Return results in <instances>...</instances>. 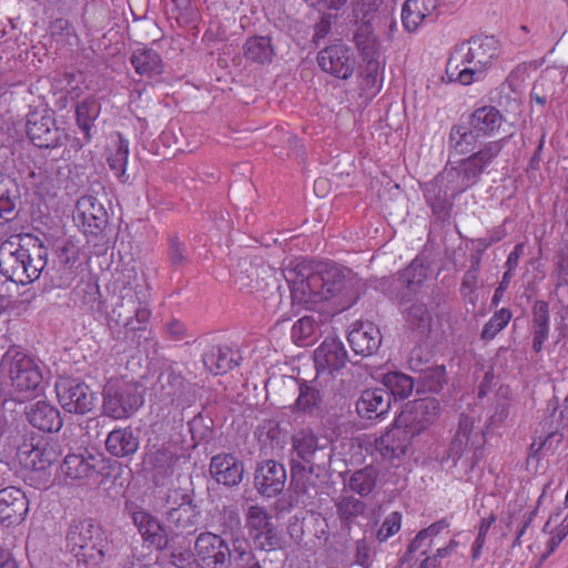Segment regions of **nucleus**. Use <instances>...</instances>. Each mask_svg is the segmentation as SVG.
<instances>
[{"label":"nucleus","instance_id":"obj_1","mask_svg":"<svg viewBox=\"0 0 568 568\" xmlns=\"http://www.w3.org/2000/svg\"><path fill=\"white\" fill-rule=\"evenodd\" d=\"M495 141L486 143L477 153L458 161L449 162L445 169L436 175L432 181L425 183L423 191L424 196L432 209V212L439 219L449 215L453 207L454 199L474 186L490 165L493 160L503 150L513 133H507Z\"/></svg>","mask_w":568,"mask_h":568},{"label":"nucleus","instance_id":"obj_2","mask_svg":"<svg viewBox=\"0 0 568 568\" xmlns=\"http://www.w3.org/2000/svg\"><path fill=\"white\" fill-rule=\"evenodd\" d=\"M67 549L87 566L99 565L110 552L111 545L103 527L93 518L70 521L65 532Z\"/></svg>","mask_w":568,"mask_h":568},{"label":"nucleus","instance_id":"obj_3","mask_svg":"<svg viewBox=\"0 0 568 568\" xmlns=\"http://www.w3.org/2000/svg\"><path fill=\"white\" fill-rule=\"evenodd\" d=\"M282 272L290 286L294 305L312 310L324 302L320 262L304 257L295 258Z\"/></svg>","mask_w":568,"mask_h":568},{"label":"nucleus","instance_id":"obj_4","mask_svg":"<svg viewBox=\"0 0 568 568\" xmlns=\"http://www.w3.org/2000/svg\"><path fill=\"white\" fill-rule=\"evenodd\" d=\"M467 45L463 62L467 65L455 73L452 70V59L448 61L447 75L450 81H458L464 85L473 83L478 80L484 71L491 65L493 61L500 54V43L493 36H476L462 44L460 51Z\"/></svg>","mask_w":568,"mask_h":568},{"label":"nucleus","instance_id":"obj_5","mask_svg":"<svg viewBox=\"0 0 568 568\" xmlns=\"http://www.w3.org/2000/svg\"><path fill=\"white\" fill-rule=\"evenodd\" d=\"M324 302L332 301L336 312L349 308L358 298L361 280L349 268L320 262Z\"/></svg>","mask_w":568,"mask_h":568},{"label":"nucleus","instance_id":"obj_6","mask_svg":"<svg viewBox=\"0 0 568 568\" xmlns=\"http://www.w3.org/2000/svg\"><path fill=\"white\" fill-rule=\"evenodd\" d=\"M0 381L18 393L36 390L42 383V374L36 361L23 352L10 348L0 363Z\"/></svg>","mask_w":568,"mask_h":568},{"label":"nucleus","instance_id":"obj_7","mask_svg":"<svg viewBox=\"0 0 568 568\" xmlns=\"http://www.w3.org/2000/svg\"><path fill=\"white\" fill-rule=\"evenodd\" d=\"M162 500L165 527L174 536V540L180 535H192L196 531L200 511L187 491L181 488L169 489Z\"/></svg>","mask_w":568,"mask_h":568},{"label":"nucleus","instance_id":"obj_8","mask_svg":"<svg viewBox=\"0 0 568 568\" xmlns=\"http://www.w3.org/2000/svg\"><path fill=\"white\" fill-rule=\"evenodd\" d=\"M102 395L103 414L115 420L131 417L144 402L138 384L120 379H110L105 384Z\"/></svg>","mask_w":568,"mask_h":568},{"label":"nucleus","instance_id":"obj_9","mask_svg":"<svg viewBox=\"0 0 568 568\" xmlns=\"http://www.w3.org/2000/svg\"><path fill=\"white\" fill-rule=\"evenodd\" d=\"M331 464L305 465L300 462L291 463L290 486L298 503L312 505L327 480V469Z\"/></svg>","mask_w":568,"mask_h":568},{"label":"nucleus","instance_id":"obj_10","mask_svg":"<svg viewBox=\"0 0 568 568\" xmlns=\"http://www.w3.org/2000/svg\"><path fill=\"white\" fill-rule=\"evenodd\" d=\"M55 392L60 405L69 413L84 415L94 407V393L89 385L77 378L60 377L55 383Z\"/></svg>","mask_w":568,"mask_h":568},{"label":"nucleus","instance_id":"obj_11","mask_svg":"<svg viewBox=\"0 0 568 568\" xmlns=\"http://www.w3.org/2000/svg\"><path fill=\"white\" fill-rule=\"evenodd\" d=\"M332 452L320 445L318 437L311 428H302L292 436V462L300 464H331Z\"/></svg>","mask_w":568,"mask_h":568},{"label":"nucleus","instance_id":"obj_12","mask_svg":"<svg viewBox=\"0 0 568 568\" xmlns=\"http://www.w3.org/2000/svg\"><path fill=\"white\" fill-rule=\"evenodd\" d=\"M126 509L134 526L145 541L151 542L156 549L161 550L174 548V536L154 516L134 505L126 506Z\"/></svg>","mask_w":568,"mask_h":568},{"label":"nucleus","instance_id":"obj_13","mask_svg":"<svg viewBox=\"0 0 568 568\" xmlns=\"http://www.w3.org/2000/svg\"><path fill=\"white\" fill-rule=\"evenodd\" d=\"M231 548V539L210 531L201 532L194 544L196 555L211 568H227Z\"/></svg>","mask_w":568,"mask_h":568},{"label":"nucleus","instance_id":"obj_14","mask_svg":"<svg viewBox=\"0 0 568 568\" xmlns=\"http://www.w3.org/2000/svg\"><path fill=\"white\" fill-rule=\"evenodd\" d=\"M347 361L344 344L337 338H326L314 351L316 376L327 382L335 372L345 367Z\"/></svg>","mask_w":568,"mask_h":568},{"label":"nucleus","instance_id":"obj_15","mask_svg":"<svg viewBox=\"0 0 568 568\" xmlns=\"http://www.w3.org/2000/svg\"><path fill=\"white\" fill-rule=\"evenodd\" d=\"M414 437V430L402 424H395L375 439V452L386 462L399 459L407 453Z\"/></svg>","mask_w":568,"mask_h":568},{"label":"nucleus","instance_id":"obj_16","mask_svg":"<svg viewBox=\"0 0 568 568\" xmlns=\"http://www.w3.org/2000/svg\"><path fill=\"white\" fill-rule=\"evenodd\" d=\"M75 220L85 234L97 236L106 227L109 215L97 196L82 195L77 201Z\"/></svg>","mask_w":568,"mask_h":568},{"label":"nucleus","instance_id":"obj_17","mask_svg":"<svg viewBox=\"0 0 568 568\" xmlns=\"http://www.w3.org/2000/svg\"><path fill=\"white\" fill-rule=\"evenodd\" d=\"M317 62L324 72L343 80L353 74L356 64L351 49L343 43H335L321 50Z\"/></svg>","mask_w":568,"mask_h":568},{"label":"nucleus","instance_id":"obj_18","mask_svg":"<svg viewBox=\"0 0 568 568\" xmlns=\"http://www.w3.org/2000/svg\"><path fill=\"white\" fill-rule=\"evenodd\" d=\"M27 134L38 148L54 149L67 139V134L55 125L50 115L30 114L27 120Z\"/></svg>","mask_w":568,"mask_h":568},{"label":"nucleus","instance_id":"obj_19","mask_svg":"<svg viewBox=\"0 0 568 568\" xmlns=\"http://www.w3.org/2000/svg\"><path fill=\"white\" fill-rule=\"evenodd\" d=\"M287 480L286 469L283 464L273 459L257 464L254 473V487L265 497L280 495Z\"/></svg>","mask_w":568,"mask_h":568},{"label":"nucleus","instance_id":"obj_20","mask_svg":"<svg viewBox=\"0 0 568 568\" xmlns=\"http://www.w3.org/2000/svg\"><path fill=\"white\" fill-rule=\"evenodd\" d=\"M159 398L164 405L190 406L194 399V387L183 376L170 372L160 378Z\"/></svg>","mask_w":568,"mask_h":568},{"label":"nucleus","instance_id":"obj_21","mask_svg":"<svg viewBox=\"0 0 568 568\" xmlns=\"http://www.w3.org/2000/svg\"><path fill=\"white\" fill-rule=\"evenodd\" d=\"M327 381L315 376L312 381H298V396L291 406L292 412H298L310 416H318L322 413L324 386Z\"/></svg>","mask_w":568,"mask_h":568},{"label":"nucleus","instance_id":"obj_22","mask_svg":"<svg viewBox=\"0 0 568 568\" xmlns=\"http://www.w3.org/2000/svg\"><path fill=\"white\" fill-rule=\"evenodd\" d=\"M29 511L26 494L14 486L0 490V523L6 527L21 524Z\"/></svg>","mask_w":568,"mask_h":568},{"label":"nucleus","instance_id":"obj_23","mask_svg":"<svg viewBox=\"0 0 568 568\" xmlns=\"http://www.w3.org/2000/svg\"><path fill=\"white\" fill-rule=\"evenodd\" d=\"M439 409V402L435 397L416 399L403 413L400 423L414 430L416 436L436 419Z\"/></svg>","mask_w":568,"mask_h":568},{"label":"nucleus","instance_id":"obj_24","mask_svg":"<svg viewBox=\"0 0 568 568\" xmlns=\"http://www.w3.org/2000/svg\"><path fill=\"white\" fill-rule=\"evenodd\" d=\"M150 314L149 308L140 301L136 293L128 291L119 297V301L111 310L110 320L116 325H121L132 316H135V321L144 325L148 324Z\"/></svg>","mask_w":568,"mask_h":568},{"label":"nucleus","instance_id":"obj_25","mask_svg":"<svg viewBox=\"0 0 568 568\" xmlns=\"http://www.w3.org/2000/svg\"><path fill=\"white\" fill-rule=\"evenodd\" d=\"M347 339L352 349L363 356L373 355L382 344L379 328L372 322L356 324L348 333Z\"/></svg>","mask_w":568,"mask_h":568},{"label":"nucleus","instance_id":"obj_26","mask_svg":"<svg viewBox=\"0 0 568 568\" xmlns=\"http://www.w3.org/2000/svg\"><path fill=\"white\" fill-rule=\"evenodd\" d=\"M104 444L111 456L130 459L139 450L140 437L131 427H118L108 434Z\"/></svg>","mask_w":568,"mask_h":568},{"label":"nucleus","instance_id":"obj_27","mask_svg":"<svg viewBox=\"0 0 568 568\" xmlns=\"http://www.w3.org/2000/svg\"><path fill=\"white\" fill-rule=\"evenodd\" d=\"M210 474L219 484L232 487L242 481L244 466L232 454H219L211 459Z\"/></svg>","mask_w":568,"mask_h":568},{"label":"nucleus","instance_id":"obj_28","mask_svg":"<svg viewBox=\"0 0 568 568\" xmlns=\"http://www.w3.org/2000/svg\"><path fill=\"white\" fill-rule=\"evenodd\" d=\"M390 403V394L387 389H365L356 402V412L363 418H377L389 410Z\"/></svg>","mask_w":568,"mask_h":568},{"label":"nucleus","instance_id":"obj_29","mask_svg":"<svg viewBox=\"0 0 568 568\" xmlns=\"http://www.w3.org/2000/svg\"><path fill=\"white\" fill-rule=\"evenodd\" d=\"M475 417L462 414L456 433L452 439L473 452L471 463L479 459L480 449L486 442L485 432L481 429L475 430Z\"/></svg>","mask_w":568,"mask_h":568},{"label":"nucleus","instance_id":"obj_30","mask_svg":"<svg viewBox=\"0 0 568 568\" xmlns=\"http://www.w3.org/2000/svg\"><path fill=\"white\" fill-rule=\"evenodd\" d=\"M26 417L33 427L42 432H58L62 427L60 412L44 400L27 406Z\"/></svg>","mask_w":568,"mask_h":568},{"label":"nucleus","instance_id":"obj_31","mask_svg":"<svg viewBox=\"0 0 568 568\" xmlns=\"http://www.w3.org/2000/svg\"><path fill=\"white\" fill-rule=\"evenodd\" d=\"M239 352L229 346H212L203 355L205 368L213 375L225 374L239 365Z\"/></svg>","mask_w":568,"mask_h":568},{"label":"nucleus","instance_id":"obj_32","mask_svg":"<svg viewBox=\"0 0 568 568\" xmlns=\"http://www.w3.org/2000/svg\"><path fill=\"white\" fill-rule=\"evenodd\" d=\"M469 122L476 133H479L481 138H486L498 134L506 120L498 109L485 105L473 112Z\"/></svg>","mask_w":568,"mask_h":568},{"label":"nucleus","instance_id":"obj_33","mask_svg":"<svg viewBox=\"0 0 568 568\" xmlns=\"http://www.w3.org/2000/svg\"><path fill=\"white\" fill-rule=\"evenodd\" d=\"M327 317L322 313H313L300 318L292 327L291 336L295 344L307 346L322 335V327Z\"/></svg>","mask_w":568,"mask_h":568},{"label":"nucleus","instance_id":"obj_34","mask_svg":"<svg viewBox=\"0 0 568 568\" xmlns=\"http://www.w3.org/2000/svg\"><path fill=\"white\" fill-rule=\"evenodd\" d=\"M100 459L92 454H69L61 464V474L70 479H84L97 473Z\"/></svg>","mask_w":568,"mask_h":568},{"label":"nucleus","instance_id":"obj_35","mask_svg":"<svg viewBox=\"0 0 568 568\" xmlns=\"http://www.w3.org/2000/svg\"><path fill=\"white\" fill-rule=\"evenodd\" d=\"M439 0H406L402 9V21L408 32H414L438 7Z\"/></svg>","mask_w":568,"mask_h":568},{"label":"nucleus","instance_id":"obj_36","mask_svg":"<svg viewBox=\"0 0 568 568\" xmlns=\"http://www.w3.org/2000/svg\"><path fill=\"white\" fill-rule=\"evenodd\" d=\"M130 62L140 75L151 78L163 73L164 65L161 55L146 47L134 49L130 57Z\"/></svg>","mask_w":568,"mask_h":568},{"label":"nucleus","instance_id":"obj_37","mask_svg":"<svg viewBox=\"0 0 568 568\" xmlns=\"http://www.w3.org/2000/svg\"><path fill=\"white\" fill-rule=\"evenodd\" d=\"M412 369L418 372L416 379L417 393H439L447 383L446 368L444 365H434L426 368H417L412 363Z\"/></svg>","mask_w":568,"mask_h":568},{"label":"nucleus","instance_id":"obj_38","mask_svg":"<svg viewBox=\"0 0 568 568\" xmlns=\"http://www.w3.org/2000/svg\"><path fill=\"white\" fill-rule=\"evenodd\" d=\"M480 139L481 136L473 130L470 122L468 124H456L450 129L448 146L460 155L474 154Z\"/></svg>","mask_w":568,"mask_h":568},{"label":"nucleus","instance_id":"obj_39","mask_svg":"<svg viewBox=\"0 0 568 568\" xmlns=\"http://www.w3.org/2000/svg\"><path fill=\"white\" fill-rule=\"evenodd\" d=\"M243 54L251 62L265 64L272 62L275 50L270 37L255 36L245 41Z\"/></svg>","mask_w":568,"mask_h":568},{"label":"nucleus","instance_id":"obj_40","mask_svg":"<svg viewBox=\"0 0 568 568\" xmlns=\"http://www.w3.org/2000/svg\"><path fill=\"white\" fill-rule=\"evenodd\" d=\"M532 348L539 353L549 336V306L544 301H536L532 306Z\"/></svg>","mask_w":568,"mask_h":568},{"label":"nucleus","instance_id":"obj_41","mask_svg":"<svg viewBox=\"0 0 568 568\" xmlns=\"http://www.w3.org/2000/svg\"><path fill=\"white\" fill-rule=\"evenodd\" d=\"M353 41L364 60L372 61L377 58L378 41L373 33V27L368 20L363 21L356 27Z\"/></svg>","mask_w":568,"mask_h":568},{"label":"nucleus","instance_id":"obj_42","mask_svg":"<svg viewBox=\"0 0 568 568\" xmlns=\"http://www.w3.org/2000/svg\"><path fill=\"white\" fill-rule=\"evenodd\" d=\"M27 260L24 257V247H20L14 252H10L4 254L0 258V272L1 274L9 281L17 284H27V276H24L23 271V262Z\"/></svg>","mask_w":568,"mask_h":568},{"label":"nucleus","instance_id":"obj_43","mask_svg":"<svg viewBox=\"0 0 568 568\" xmlns=\"http://www.w3.org/2000/svg\"><path fill=\"white\" fill-rule=\"evenodd\" d=\"M510 389L508 386L499 387L496 394V403L494 406V413L486 420L485 428L487 432H494L506 425L507 419L510 416Z\"/></svg>","mask_w":568,"mask_h":568},{"label":"nucleus","instance_id":"obj_44","mask_svg":"<svg viewBox=\"0 0 568 568\" xmlns=\"http://www.w3.org/2000/svg\"><path fill=\"white\" fill-rule=\"evenodd\" d=\"M271 515L265 507L251 505L245 513V527L253 541H257L262 534L273 526Z\"/></svg>","mask_w":568,"mask_h":568},{"label":"nucleus","instance_id":"obj_45","mask_svg":"<svg viewBox=\"0 0 568 568\" xmlns=\"http://www.w3.org/2000/svg\"><path fill=\"white\" fill-rule=\"evenodd\" d=\"M258 561L250 540L246 537L234 538L227 568H250Z\"/></svg>","mask_w":568,"mask_h":568},{"label":"nucleus","instance_id":"obj_46","mask_svg":"<svg viewBox=\"0 0 568 568\" xmlns=\"http://www.w3.org/2000/svg\"><path fill=\"white\" fill-rule=\"evenodd\" d=\"M383 385L390 394V397L405 399L412 395L416 382L413 377L402 372H388L383 376Z\"/></svg>","mask_w":568,"mask_h":568},{"label":"nucleus","instance_id":"obj_47","mask_svg":"<svg viewBox=\"0 0 568 568\" xmlns=\"http://www.w3.org/2000/svg\"><path fill=\"white\" fill-rule=\"evenodd\" d=\"M377 477V469L373 466H367L354 471L351 475L346 487H348L351 491L358 494L361 497H366L376 487Z\"/></svg>","mask_w":568,"mask_h":568},{"label":"nucleus","instance_id":"obj_48","mask_svg":"<svg viewBox=\"0 0 568 568\" xmlns=\"http://www.w3.org/2000/svg\"><path fill=\"white\" fill-rule=\"evenodd\" d=\"M101 111V105L94 98H88L79 102L75 108L77 123L84 132L85 139L91 138L90 130L94 125Z\"/></svg>","mask_w":568,"mask_h":568},{"label":"nucleus","instance_id":"obj_49","mask_svg":"<svg viewBox=\"0 0 568 568\" xmlns=\"http://www.w3.org/2000/svg\"><path fill=\"white\" fill-rule=\"evenodd\" d=\"M24 257L27 260L23 262V271L28 284L37 280L44 268L47 264V250L41 243H34L32 251L24 248Z\"/></svg>","mask_w":568,"mask_h":568},{"label":"nucleus","instance_id":"obj_50","mask_svg":"<svg viewBox=\"0 0 568 568\" xmlns=\"http://www.w3.org/2000/svg\"><path fill=\"white\" fill-rule=\"evenodd\" d=\"M219 524L221 527V534L231 540L234 538L245 537L242 531V521L240 514L235 507L223 506L219 510Z\"/></svg>","mask_w":568,"mask_h":568},{"label":"nucleus","instance_id":"obj_51","mask_svg":"<svg viewBox=\"0 0 568 568\" xmlns=\"http://www.w3.org/2000/svg\"><path fill=\"white\" fill-rule=\"evenodd\" d=\"M128 158L129 141L119 134V142L116 144L115 151L108 156V164L111 171H113L114 175L123 183L129 180V176L126 175Z\"/></svg>","mask_w":568,"mask_h":568},{"label":"nucleus","instance_id":"obj_52","mask_svg":"<svg viewBox=\"0 0 568 568\" xmlns=\"http://www.w3.org/2000/svg\"><path fill=\"white\" fill-rule=\"evenodd\" d=\"M339 519L346 525L352 524L367 508L366 504L353 495L341 496L335 504Z\"/></svg>","mask_w":568,"mask_h":568},{"label":"nucleus","instance_id":"obj_53","mask_svg":"<svg viewBox=\"0 0 568 568\" xmlns=\"http://www.w3.org/2000/svg\"><path fill=\"white\" fill-rule=\"evenodd\" d=\"M32 466L36 470H44L47 467L55 463L59 458L55 445L44 443L38 444L30 452Z\"/></svg>","mask_w":568,"mask_h":568},{"label":"nucleus","instance_id":"obj_54","mask_svg":"<svg viewBox=\"0 0 568 568\" xmlns=\"http://www.w3.org/2000/svg\"><path fill=\"white\" fill-rule=\"evenodd\" d=\"M168 260L172 267H183L190 263V254L184 241L178 234L168 239Z\"/></svg>","mask_w":568,"mask_h":568},{"label":"nucleus","instance_id":"obj_55","mask_svg":"<svg viewBox=\"0 0 568 568\" xmlns=\"http://www.w3.org/2000/svg\"><path fill=\"white\" fill-rule=\"evenodd\" d=\"M403 312L406 314L407 323L413 328L422 329V332L429 328L432 318L424 302L417 301L410 306L404 307Z\"/></svg>","mask_w":568,"mask_h":568},{"label":"nucleus","instance_id":"obj_56","mask_svg":"<svg viewBox=\"0 0 568 568\" xmlns=\"http://www.w3.org/2000/svg\"><path fill=\"white\" fill-rule=\"evenodd\" d=\"M9 189L8 193L0 195V223L13 221L18 215V204L20 203L19 191L16 185Z\"/></svg>","mask_w":568,"mask_h":568},{"label":"nucleus","instance_id":"obj_57","mask_svg":"<svg viewBox=\"0 0 568 568\" xmlns=\"http://www.w3.org/2000/svg\"><path fill=\"white\" fill-rule=\"evenodd\" d=\"M510 318L511 312L508 308L497 311L484 325L480 338L484 341H491L503 328L507 326Z\"/></svg>","mask_w":568,"mask_h":568},{"label":"nucleus","instance_id":"obj_58","mask_svg":"<svg viewBox=\"0 0 568 568\" xmlns=\"http://www.w3.org/2000/svg\"><path fill=\"white\" fill-rule=\"evenodd\" d=\"M426 277L427 271L424 265L417 261H414L407 268L403 271L399 281L402 282V285L406 286L409 292H415Z\"/></svg>","mask_w":568,"mask_h":568},{"label":"nucleus","instance_id":"obj_59","mask_svg":"<svg viewBox=\"0 0 568 568\" xmlns=\"http://www.w3.org/2000/svg\"><path fill=\"white\" fill-rule=\"evenodd\" d=\"M555 95V81L548 75H541L534 83L530 97L539 105H545L548 100H551Z\"/></svg>","mask_w":568,"mask_h":568},{"label":"nucleus","instance_id":"obj_60","mask_svg":"<svg viewBox=\"0 0 568 568\" xmlns=\"http://www.w3.org/2000/svg\"><path fill=\"white\" fill-rule=\"evenodd\" d=\"M402 525V515L398 511L390 513L383 521L379 527L376 538L383 542L388 538L394 536L399 529Z\"/></svg>","mask_w":568,"mask_h":568},{"label":"nucleus","instance_id":"obj_61","mask_svg":"<svg viewBox=\"0 0 568 568\" xmlns=\"http://www.w3.org/2000/svg\"><path fill=\"white\" fill-rule=\"evenodd\" d=\"M253 542L256 546V548L264 551H271L282 548L283 539L277 529L273 525L262 534L257 541Z\"/></svg>","mask_w":568,"mask_h":568},{"label":"nucleus","instance_id":"obj_62","mask_svg":"<svg viewBox=\"0 0 568 568\" xmlns=\"http://www.w3.org/2000/svg\"><path fill=\"white\" fill-rule=\"evenodd\" d=\"M495 521H496V516L493 514L489 517L481 519V521L479 524L478 536L475 539L473 547H471L473 559L476 560L479 558L481 549L486 541V536Z\"/></svg>","mask_w":568,"mask_h":568},{"label":"nucleus","instance_id":"obj_63","mask_svg":"<svg viewBox=\"0 0 568 568\" xmlns=\"http://www.w3.org/2000/svg\"><path fill=\"white\" fill-rule=\"evenodd\" d=\"M480 258L478 256H471V264L469 268L465 272L463 283H462V293L468 294L471 293L478 283V272H479Z\"/></svg>","mask_w":568,"mask_h":568},{"label":"nucleus","instance_id":"obj_64","mask_svg":"<svg viewBox=\"0 0 568 568\" xmlns=\"http://www.w3.org/2000/svg\"><path fill=\"white\" fill-rule=\"evenodd\" d=\"M381 80L378 75V62L375 60L367 61L366 75L363 81V89L375 93L379 90Z\"/></svg>","mask_w":568,"mask_h":568}]
</instances>
